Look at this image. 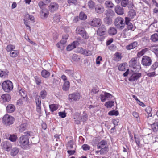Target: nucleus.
<instances>
[{"label":"nucleus","mask_w":158,"mask_h":158,"mask_svg":"<svg viewBox=\"0 0 158 158\" xmlns=\"http://www.w3.org/2000/svg\"><path fill=\"white\" fill-rule=\"evenodd\" d=\"M3 123L6 125H10L12 124L14 121V118L8 114L5 115L3 118Z\"/></svg>","instance_id":"nucleus-6"},{"label":"nucleus","mask_w":158,"mask_h":158,"mask_svg":"<svg viewBox=\"0 0 158 158\" xmlns=\"http://www.w3.org/2000/svg\"><path fill=\"white\" fill-rule=\"evenodd\" d=\"M74 143L73 140H70L68 142L67 146V149H71L74 148L75 149V148L74 147Z\"/></svg>","instance_id":"nucleus-31"},{"label":"nucleus","mask_w":158,"mask_h":158,"mask_svg":"<svg viewBox=\"0 0 158 158\" xmlns=\"http://www.w3.org/2000/svg\"><path fill=\"white\" fill-rule=\"evenodd\" d=\"M27 127V126L26 123H22L19 125V130L20 132H22L26 129Z\"/></svg>","instance_id":"nucleus-24"},{"label":"nucleus","mask_w":158,"mask_h":158,"mask_svg":"<svg viewBox=\"0 0 158 158\" xmlns=\"http://www.w3.org/2000/svg\"><path fill=\"white\" fill-rule=\"evenodd\" d=\"M3 90L6 92H9L12 90L13 86L12 82L10 81H4L2 84Z\"/></svg>","instance_id":"nucleus-2"},{"label":"nucleus","mask_w":158,"mask_h":158,"mask_svg":"<svg viewBox=\"0 0 158 158\" xmlns=\"http://www.w3.org/2000/svg\"><path fill=\"white\" fill-rule=\"evenodd\" d=\"M102 23L101 19L99 18H94L89 21V24L93 27H98L101 26Z\"/></svg>","instance_id":"nucleus-9"},{"label":"nucleus","mask_w":158,"mask_h":158,"mask_svg":"<svg viewBox=\"0 0 158 158\" xmlns=\"http://www.w3.org/2000/svg\"><path fill=\"white\" fill-rule=\"evenodd\" d=\"M106 33V29L105 26L103 25H101L97 31L98 35L100 36L105 35Z\"/></svg>","instance_id":"nucleus-15"},{"label":"nucleus","mask_w":158,"mask_h":158,"mask_svg":"<svg viewBox=\"0 0 158 158\" xmlns=\"http://www.w3.org/2000/svg\"><path fill=\"white\" fill-rule=\"evenodd\" d=\"M1 101L3 102H9L11 99L10 96L8 94H4L1 96Z\"/></svg>","instance_id":"nucleus-20"},{"label":"nucleus","mask_w":158,"mask_h":158,"mask_svg":"<svg viewBox=\"0 0 158 158\" xmlns=\"http://www.w3.org/2000/svg\"><path fill=\"white\" fill-rule=\"evenodd\" d=\"M19 149L17 147L13 148L11 151L10 154L12 156H15L19 152Z\"/></svg>","instance_id":"nucleus-28"},{"label":"nucleus","mask_w":158,"mask_h":158,"mask_svg":"<svg viewBox=\"0 0 158 158\" xmlns=\"http://www.w3.org/2000/svg\"><path fill=\"white\" fill-rule=\"evenodd\" d=\"M24 23L26 27H29V30L30 31H31V27H30V26L29 25V22L26 19H24Z\"/></svg>","instance_id":"nucleus-57"},{"label":"nucleus","mask_w":158,"mask_h":158,"mask_svg":"<svg viewBox=\"0 0 158 158\" xmlns=\"http://www.w3.org/2000/svg\"><path fill=\"white\" fill-rule=\"evenodd\" d=\"M114 101H109L106 102L105 106L107 108H111L114 106Z\"/></svg>","instance_id":"nucleus-36"},{"label":"nucleus","mask_w":158,"mask_h":158,"mask_svg":"<svg viewBox=\"0 0 158 158\" xmlns=\"http://www.w3.org/2000/svg\"><path fill=\"white\" fill-rule=\"evenodd\" d=\"M104 21L105 23L108 24H111L112 22L111 19L109 17H106L104 19Z\"/></svg>","instance_id":"nucleus-46"},{"label":"nucleus","mask_w":158,"mask_h":158,"mask_svg":"<svg viewBox=\"0 0 158 158\" xmlns=\"http://www.w3.org/2000/svg\"><path fill=\"white\" fill-rule=\"evenodd\" d=\"M20 146L23 149L29 148V138L27 136L21 135L18 139Z\"/></svg>","instance_id":"nucleus-1"},{"label":"nucleus","mask_w":158,"mask_h":158,"mask_svg":"<svg viewBox=\"0 0 158 158\" xmlns=\"http://www.w3.org/2000/svg\"><path fill=\"white\" fill-rule=\"evenodd\" d=\"M40 14L44 18H47L48 15V12L47 9H42Z\"/></svg>","instance_id":"nucleus-33"},{"label":"nucleus","mask_w":158,"mask_h":158,"mask_svg":"<svg viewBox=\"0 0 158 158\" xmlns=\"http://www.w3.org/2000/svg\"><path fill=\"white\" fill-rule=\"evenodd\" d=\"M87 115L86 113H84L83 116L81 117L80 121L84 122L87 120Z\"/></svg>","instance_id":"nucleus-55"},{"label":"nucleus","mask_w":158,"mask_h":158,"mask_svg":"<svg viewBox=\"0 0 158 158\" xmlns=\"http://www.w3.org/2000/svg\"><path fill=\"white\" fill-rule=\"evenodd\" d=\"M86 15L83 12H81L79 15V19L81 20H84L87 19Z\"/></svg>","instance_id":"nucleus-50"},{"label":"nucleus","mask_w":158,"mask_h":158,"mask_svg":"<svg viewBox=\"0 0 158 158\" xmlns=\"http://www.w3.org/2000/svg\"><path fill=\"white\" fill-rule=\"evenodd\" d=\"M58 7V5L55 2L51 3L49 6V9L52 12H54L57 10Z\"/></svg>","instance_id":"nucleus-18"},{"label":"nucleus","mask_w":158,"mask_h":158,"mask_svg":"<svg viewBox=\"0 0 158 158\" xmlns=\"http://www.w3.org/2000/svg\"><path fill=\"white\" fill-rule=\"evenodd\" d=\"M102 60V58L101 56H98L96 59V63L97 64H99L100 63V61Z\"/></svg>","instance_id":"nucleus-62"},{"label":"nucleus","mask_w":158,"mask_h":158,"mask_svg":"<svg viewBox=\"0 0 158 158\" xmlns=\"http://www.w3.org/2000/svg\"><path fill=\"white\" fill-rule=\"evenodd\" d=\"M150 72H149L147 73V75L149 77H153L156 75L155 71H150Z\"/></svg>","instance_id":"nucleus-59"},{"label":"nucleus","mask_w":158,"mask_h":158,"mask_svg":"<svg viewBox=\"0 0 158 158\" xmlns=\"http://www.w3.org/2000/svg\"><path fill=\"white\" fill-rule=\"evenodd\" d=\"M49 107L51 111L52 112L56 111L58 108L57 105L54 104L49 105Z\"/></svg>","instance_id":"nucleus-42"},{"label":"nucleus","mask_w":158,"mask_h":158,"mask_svg":"<svg viewBox=\"0 0 158 158\" xmlns=\"http://www.w3.org/2000/svg\"><path fill=\"white\" fill-rule=\"evenodd\" d=\"M36 107L37 111L40 113L41 111V101L39 98L38 96L36 97L35 99Z\"/></svg>","instance_id":"nucleus-17"},{"label":"nucleus","mask_w":158,"mask_h":158,"mask_svg":"<svg viewBox=\"0 0 158 158\" xmlns=\"http://www.w3.org/2000/svg\"><path fill=\"white\" fill-rule=\"evenodd\" d=\"M148 50V49L147 48H145L142 49L141 51L138 53L137 54V56L138 57H139L140 56H142Z\"/></svg>","instance_id":"nucleus-41"},{"label":"nucleus","mask_w":158,"mask_h":158,"mask_svg":"<svg viewBox=\"0 0 158 158\" xmlns=\"http://www.w3.org/2000/svg\"><path fill=\"white\" fill-rule=\"evenodd\" d=\"M8 72L6 70H2L0 69V77L5 78L8 76Z\"/></svg>","instance_id":"nucleus-27"},{"label":"nucleus","mask_w":158,"mask_h":158,"mask_svg":"<svg viewBox=\"0 0 158 158\" xmlns=\"http://www.w3.org/2000/svg\"><path fill=\"white\" fill-rule=\"evenodd\" d=\"M17 139V136L15 135H11L9 139L12 142H15Z\"/></svg>","instance_id":"nucleus-53"},{"label":"nucleus","mask_w":158,"mask_h":158,"mask_svg":"<svg viewBox=\"0 0 158 158\" xmlns=\"http://www.w3.org/2000/svg\"><path fill=\"white\" fill-rule=\"evenodd\" d=\"M152 128L154 131H156L158 129V125L156 123H154L152 125Z\"/></svg>","instance_id":"nucleus-54"},{"label":"nucleus","mask_w":158,"mask_h":158,"mask_svg":"<svg viewBox=\"0 0 158 158\" xmlns=\"http://www.w3.org/2000/svg\"><path fill=\"white\" fill-rule=\"evenodd\" d=\"M41 74L43 77L44 78H47L50 75L49 72L45 69L42 70L41 72Z\"/></svg>","instance_id":"nucleus-26"},{"label":"nucleus","mask_w":158,"mask_h":158,"mask_svg":"<svg viewBox=\"0 0 158 158\" xmlns=\"http://www.w3.org/2000/svg\"><path fill=\"white\" fill-rule=\"evenodd\" d=\"M125 21L124 22V19L120 17L116 18L114 22L115 26L117 28L120 29H122L124 28L125 25Z\"/></svg>","instance_id":"nucleus-3"},{"label":"nucleus","mask_w":158,"mask_h":158,"mask_svg":"<svg viewBox=\"0 0 158 158\" xmlns=\"http://www.w3.org/2000/svg\"><path fill=\"white\" fill-rule=\"evenodd\" d=\"M112 97V95L110 94L105 92L101 94L100 96L101 101L102 102H105L106 100H109L111 99Z\"/></svg>","instance_id":"nucleus-10"},{"label":"nucleus","mask_w":158,"mask_h":158,"mask_svg":"<svg viewBox=\"0 0 158 158\" xmlns=\"http://www.w3.org/2000/svg\"><path fill=\"white\" fill-rule=\"evenodd\" d=\"M26 19H29L33 23L35 22V20L34 17L28 14H27L25 15Z\"/></svg>","instance_id":"nucleus-39"},{"label":"nucleus","mask_w":158,"mask_h":158,"mask_svg":"<svg viewBox=\"0 0 158 158\" xmlns=\"http://www.w3.org/2000/svg\"><path fill=\"white\" fill-rule=\"evenodd\" d=\"M76 31L77 33L80 35L83 38L85 39L88 38V35L83 27H78L76 29Z\"/></svg>","instance_id":"nucleus-7"},{"label":"nucleus","mask_w":158,"mask_h":158,"mask_svg":"<svg viewBox=\"0 0 158 158\" xmlns=\"http://www.w3.org/2000/svg\"><path fill=\"white\" fill-rule=\"evenodd\" d=\"M59 115L63 118L66 117V114L64 112H60L58 113Z\"/></svg>","instance_id":"nucleus-63"},{"label":"nucleus","mask_w":158,"mask_h":158,"mask_svg":"<svg viewBox=\"0 0 158 158\" xmlns=\"http://www.w3.org/2000/svg\"><path fill=\"white\" fill-rule=\"evenodd\" d=\"M108 115L110 116L115 115L117 116L119 114L118 112V111L113 110L108 112Z\"/></svg>","instance_id":"nucleus-48"},{"label":"nucleus","mask_w":158,"mask_h":158,"mask_svg":"<svg viewBox=\"0 0 158 158\" xmlns=\"http://www.w3.org/2000/svg\"><path fill=\"white\" fill-rule=\"evenodd\" d=\"M114 10L115 12L119 15H122L124 14L123 9L119 6H116Z\"/></svg>","instance_id":"nucleus-19"},{"label":"nucleus","mask_w":158,"mask_h":158,"mask_svg":"<svg viewBox=\"0 0 158 158\" xmlns=\"http://www.w3.org/2000/svg\"><path fill=\"white\" fill-rule=\"evenodd\" d=\"M54 21L56 23H58L60 21L61 17L60 15L58 14H56L54 17Z\"/></svg>","instance_id":"nucleus-35"},{"label":"nucleus","mask_w":158,"mask_h":158,"mask_svg":"<svg viewBox=\"0 0 158 158\" xmlns=\"http://www.w3.org/2000/svg\"><path fill=\"white\" fill-rule=\"evenodd\" d=\"M97 148L101 149V152L104 151L106 153L108 151L107 142L104 140H102L97 144Z\"/></svg>","instance_id":"nucleus-5"},{"label":"nucleus","mask_w":158,"mask_h":158,"mask_svg":"<svg viewBox=\"0 0 158 158\" xmlns=\"http://www.w3.org/2000/svg\"><path fill=\"white\" fill-rule=\"evenodd\" d=\"M70 87V83L68 81H65L62 86V89L64 91L68 90Z\"/></svg>","instance_id":"nucleus-23"},{"label":"nucleus","mask_w":158,"mask_h":158,"mask_svg":"<svg viewBox=\"0 0 158 158\" xmlns=\"http://www.w3.org/2000/svg\"><path fill=\"white\" fill-rule=\"evenodd\" d=\"M87 5L89 8L90 9H93L95 8V2L92 0L89 1L88 2Z\"/></svg>","instance_id":"nucleus-30"},{"label":"nucleus","mask_w":158,"mask_h":158,"mask_svg":"<svg viewBox=\"0 0 158 158\" xmlns=\"http://www.w3.org/2000/svg\"><path fill=\"white\" fill-rule=\"evenodd\" d=\"M15 49V46L14 45L10 44L6 46V50L8 52H10Z\"/></svg>","instance_id":"nucleus-40"},{"label":"nucleus","mask_w":158,"mask_h":158,"mask_svg":"<svg viewBox=\"0 0 158 158\" xmlns=\"http://www.w3.org/2000/svg\"><path fill=\"white\" fill-rule=\"evenodd\" d=\"M138 45V43L136 41L126 46V48L128 50H131L134 48Z\"/></svg>","instance_id":"nucleus-21"},{"label":"nucleus","mask_w":158,"mask_h":158,"mask_svg":"<svg viewBox=\"0 0 158 158\" xmlns=\"http://www.w3.org/2000/svg\"><path fill=\"white\" fill-rule=\"evenodd\" d=\"M105 5L106 7L112 8L114 6V4L110 1H107L105 3Z\"/></svg>","instance_id":"nucleus-43"},{"label":"nucleus","mask_w":158,"mask_h":158,"mask_svg":"<svg viewBox=\"0 0 158 158\" xmlns=\"http://www.w3.org/2000/svg\"><path fill=\"white\" fill-rule=\"evenodd\" d=\"M142 74L141 73H133L129 78L128 80L130 81H134L140 78Z\"/></svg>","instance_id":"nucleus-14"},{"label":"nucleus","mask_w":158,"mask_h":158,"mask_svg":"<svg viewBox=\"0 0 158 158\" xmlns=\"http://www.w3.org/2000/svg\"><path fill=\"white\" fill-rule=\"evenodd\" d=\"M77 42H73L71 44L69 45L67 47V50L70 51L76 47L75 43Z\"/></svg>","instance_id":"nucleus-37"},{"label":"nucleus","mask_w":158,"mask_h":158,"mask_svg":"<svg viewBox=\"0 0 158 158\" xmlns=\"http://www.w3.org/2000/svg\"><path fill=\"white\" fill-rule=\"evenodd\" d=\"M6 110L8 113H12L15 110V107L13 104H10L7 105L6 107Z\"/></svg>","instance_id":"nucleus-22"},{"label":"nucleus","mask_w":158,"mask_h":158,"mask_svg":"<svg viewBox=\"0 0 158 158\" xmlns=\"http://www.w3.org/2000/svg\"><path fill=\"white\" fill-rule=\"evenodd\" d=\"M68 37V36L67 35H65L63 36L60 42L64 46H65L64 45L66 42Z\"/></svg>","instance_id":"nucleus-44"},{"label":"nucleus","mask_w":158,"mask_h":158,"mask_svg":"<svg viewBox=\"0 0 158 158\" xmlns=\"http://www.w3.org/2000/svg\"><path fill=\"white\" fill-rule=\"evenodd\" d=\"M47 93L45 90L41 91L40 94V98L42 99H44L46 97Z\"/></svg>","instance_id":"nucleus-45"},{"label":"nucleus","mask_w":158,"mask_h":158,"mask_svg":"<svg viewBox=\"0 0 158 158\" xmlns=\"http://www.w3.org/2000/svg\"><path fill=\"white\" fill-rule=\"evenodd\" d=\"M116 29L114 27H110L108 31V33L109 34L111 35H114L117 33Z\"/></svg>","instance_id":"nucleus-38"},{"label":"nucleus","mask_w":158,"mask_h":158,"mask_svg":"<svg viewBox=\"0 0 158 158\" xmlns=\"http://www.w3.org/2000/svg\"><path fill=\"white\" fill-rule=\"evenodd\" d=\"M125 25H127L128 29L133 31H134L135 29V27L130 22L131 21L130 18L128 17H125Z\"/></svg>","instance_id":"nucleus-12"},{"label":"nucleus","mask_w":158,"mask_h":158,"mask_svg":"<svg viewBox=\"0 0 158 158\" xmlns=\"http://www.w3.org/2000/svg\"><path fill=\"white\" fill-rule=\"evenodd\" d=\"M68 2L70 5L73 4L76 5L77 4V1L76 0H68Z\"/></svg>","instance_id":"nucleus-61"},{"label":"nucleus","mask_w":158,"mask_h":158,"mask_svg":"<svg viewBox=\"0 0 158 158\" xmlns=\"http://www.w3.org/2000/svg\"><path fill=\"white\" fill-rule=\"evenodd\" d=\"M98 90L95 88H93L91 91L89 92V94L90 97H92L93 96V94L98 93Z\"/></svg>","instance_id":"nucleus-49"},{"label":"nucleus","mask_w":158,"mask_h":158,"mask_svg":"<svg viewBox=\"0 0 158 158\" xmlns=\"http://www.w3.org/2000/svg\"><path fill=\"white\" fill-rule=\"evenodd\" d=\"M81 148L85 151L89 150L90 148V147L87 144H83Z\"/></svg>","instance_id":"nucleus-56"},{"label":"nucleus","mask_w":158,"mask_h":158,"mask_svg":"<svg viewBox=\"0 0 158 158\" xmlns=\"http://www.w3.org/2000/svg\"><path fill=\"white\" fill-rule=\"evenodd\" d=\"M129 66L132 67L133 69H135V71H138L141 69V65L139 62H137V58L134 57L129 61Z\"/></svg>","instance_id":"nucleus-4"},{"label":"nucleus","mask_w":158,"mask_h":158,"mask_svg":"<svg viewBox=\"0 0 158 158\" xmlns=\"http://www.w3.org/2000/svg\"><path fill=\"white\" fill-rule=\"evenodd\" d=\"M80 94L78 93H74L69 95V100L71 102L78 101L80 98Z\"/></svg>","instance_id":"nucleus-11"},{"label":"nucleus","mask_w":158,"mask_h":158,"mask_svg":"<svg viewBox=\"0 0 158 158\" xmlns=\"http://www.w3.org/2000/svg\"><path fill=\"white\" fill-rule=\"evenodd\" d=\"M152 63V60L151 58L147 56H144L142 57L141 60V64L144 66H149Z\"/></svg>","instance_id":"nucleus-8"},{"label":"nucleus","mask_w":158,"mask_h":158,"mask_svg":"<svg viewBox=\"0 0 158 158\" xmlns=\"http://www.w3.org/2000/svg\"><path fill=\"white\" fill-rule=\"evenodd\" d=\"M35 79L36 84L37 85H40L41 84V82L40 78L37 76H35L34 77Z\"/></svg>","instance_id":"nucleus-60"},{"label":"nucleus","mask_w":158,"mask_h":158,"mask_svg":"<svg viewBox=\"0 0 158 158\" xmlns=\"http://www.w3.org/2000/svg\"><path fill=\"white\" fill-rule=\"evenodd\" d=\"M56 46L58 48L61 49H63L65 47V46L63 45V44L60 42L57 43L56 44Z\"/></svg>","instance_id":"nucleus-64"},{"label":"nucleus","mask_w":158,"mask_h":158,"mask_svg":"<svg viewBox=\"0 0 158 158\" xmlns=\"http://www.w3.org/2000/svg\"><path fill=\"white\" fill-rule=\"evenodd\" d=\"M135 15L136 13L134 10L131 9L128 12V16L129 17H128L130 18L131 19L134 18Z\"/></svg>","instance_id":"nucleus-32"},{"label":"nucleus","mask_w":158,"mask_h":158,"mask_svg":"<svg viewBox=\"0 0 158 158\" xmlns=\"http://www.w3.org/2000/svg\"><path fill=\"white\" fill-rule=\"evenodd\" d=\"M158 67V62L155 63L151 66L149 71H155L156 69Z\"/></svg>","instance_id":"nucleus-47"},{"label":"nucleus","mask_w":158,"mask_h":158,"mask_svg":"<svg viewBox=\"0 0 158 158\" xmlns=\"http://www.w3.org/2000/svg\"><path fill=\"white\" fill-rule=\"evenodd\" d=\"M19 53L18 50H14L10 52V56L12 58H15L18 56Z\"/></svg>","instance_id":"nucleus-25"},{"label":"nucleus","mask_w":158,"mask_h":158,"mask_svg":"<svg viewBox=\"0 0 158 158\" xmlns=\"http://www.w3.org/2000/svg\"><path fill=\"white\" fill-rule=\"evenodd\" d=\"M127 66V64L124 63L120 64L118 67V69L120 71H124L126 70V67Z\"/></svg>","instance_id":"nucleus-34"},{"label":"nucleus","mask_w":158,"mask_h":158,"mask_svg":"<svg viewBox=\"0 0 158 158\" xmlns=\"http://www.w3.org/2000/svg\"><path fill=\"white\" fill-rule=\"evenodd\" d=\"M121 54L119 52H117L115 54V60L117 61L120 60L122 58Z\"/></svg>","instance_id":"nucleus-51"},{"label":"nucleus","mask_w":158,"mask_h":158,"mask_svg":"<svg viewBox=\"0 0 158 158\" xmlns=\"http://www.w3.org/2000/svg\"><path fill=\"white\" fill-rule=\"evenodd\" d=\"M129 3V0H121V4L123 7H126Z\"/></svg>","instance_id":"nucleus-52"},{"label":"nucleus","mask_w":158,"mask_h":158,"mask_svg":"<svg viewBox=\"0 0 158 158\" xmlns=\"http://www.w3.org/2000/svg\"><path fill=\"white\" fill-rule=\"evenodd\" d=\"M95 13L98 14L102 13L105 11L104 7L101 4H97L95 6L94 8Z\"/></svg>","instance_id":"nucleus-16"},{"label":"nucleus","mask_w":158,"mask_h":158,"mask_svg":"<svg viewBox=\"0 0 158 158\" xmlns=\"http://www.w3.org/2000/svg\"><path fill=\"white\" fill-rule=\"evenodd\" d=\"M1 146L2 148L7 151H9L11 148V144L8 141H5L1 144Z\"/></svg>","instance_id":"nucleus-13"},{"label":"nucleus","mask_w":158,"mask_h":158,"mask_svg":"<svg viewBox=\"0 0 158 158\" xmlns=\"http://www.w3.org/2000/svg\"><path fill=\"white\" fill-rule=\"evenodd\" d=\"M19 93L21 96L23 97L24 98L26 96L27 94L24 90L21 89L19 90Z\"/></svg>","instance_id":"nucleus-58"},{"label":"nucleus","mask_w":158,"mask_h":158,"mask_svg":"<svg viewBox=\"0 0 158 158\" xmlns=\"http://www.w3.org/2000/svg\"><path fill=\"white\" fill-rule=\"evenodd\" d=\"M151 40L154 42H158V34L155 33L151 36Z\"/></svg>","instance_id":"nucleus-29"}]
</instances>
